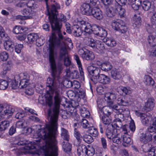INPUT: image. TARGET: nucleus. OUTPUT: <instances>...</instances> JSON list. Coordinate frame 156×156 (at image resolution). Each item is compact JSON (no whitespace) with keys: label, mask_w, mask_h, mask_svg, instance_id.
<instances>
[{"label":"nucleus","mask_w":156,"mask_h":156,"mask_svg":"<svg viewBox=\"0 0 156 156\" xmlns=\"http://www.w3.org/2000/svg\"><path fill=\"white\" fill-rule=\"evenodd\" d=\"M54 115L51 117V124L47 125L44 128L41 129V125H38L23 129L24 133L27 135L32 133L33 138L36 140L29 143L23 139H19L18 142L12 145L15 148L12 151H16L17 156L27 153L39 155L43 151L44 156H57V142L55 139L57 132L55 122L57 115Z\"/></svg>","instance_id":"f257e3e1"},{"label":"nucleus","mask_w":156,"mask_h":156,"mask_svg":"<svg viewBox=\"0 0 156 156\" xmlns=\"http://www.w3.org/2000/svg\"><path fill=\"white\" fill-rule=\"evenodd\" d=\"M48 14V16L52 29V34L50 37L49 44V58L51 72L53 76L60 74L63 69L62 65H56L55 58L57 56L56 48L63 47L64 46L67 48L71 49L73 48V43L70 38L67 37L64 39L61 32L62 24L59 22L57 18L58 12L57 10L60 9V5L57 3L52 5L49 9L48 5H46Z\"/></svg>","instance_id":"f03ea898"},{"label":"nucleus","mask_w":156,"mask_h":156,"mask_svg":"<svg viewBox=\"0 0 156 156\" xmlns=\"http://www.w3.org/2000/svg\"><path fill=\"white\" fill-rule=\"evenodd\" d=\"M54 77L51 79L48 77L47 80V86L49 88V94L46 98V103L50 107L53 104L52 96L50 95L51 94L54 93V107L53 111V114L51 115V110L50 109L48 111V115L51 116L50 124H51V117L54 116L55 115H57V119L56 122H55L56 124L55 128L57 129L58 117L59 112V108L62 99V97L61 96L60 94L61 88L59 87L60 83L58 80H56Z\"/></svg>","instance_id":"7ed1b4c3"},{"label":"nucleus","mask_w":156,"mask_h":156,"mask_svg":"<svg viewBox=\"0 0 156 156\" xmlns=\"http://www.w3.org/2000/svg\"><path fill=\"white\" fill-rule=\"evenodd\" d=\"M87 70L89 74L92 76L91 80L94 83L98 82L103 84H108L110 82V79L107 76L103 74H99L100 69L94 66H89Z\"/></svg>","instance_id":"20e7f679"},{"label":"nucleus","mask_w":156,"mask_h":156,"mask_svg":"<svg viewBox=\"0 0 156 156\" xmlns=\"http://www.w3.org/2000/svg\"><path fill=\"white\" fill-rule=\"evenodd\" d=\"M135 114L139 116L141 122L143 125H147L150 124L147 129L149 132L153 133L156 131V118H152L151 115H147L144 114L140 113L136 111Z\"/></svg>","instance_id":"39448f33"},{"label":"nucleus","mask_w":156,"mask_h":156,"mask_svg":"<svg viewBox=\"0 0 156 156\" xmlns=\"http://www.w3.org/2000/svg\"><path fill=\"white\" fill-rule=\"evenodd\" d=\"M78 23L84 28V31L89 34L93 32L95 34L98 35L101 28L96 24L91 26L90 23L83 20L79 21Z\"/></svg>","instance_id":"423d86ee"},{"label":"nucleus","mask_w":156,"mask_h":156,"mask_svg":"<svg viewBox=\"0 0 156 156\" xmlns=\"http://www.w3.org/2000/svg\"><path fill=\"white\" fill-rule=\"evenodd\" d=\"M104 99L108 104L110 105L112 108L113 111L115 112H122V109H121L117 105H113V101L116 98V94L113 93L108 92L105 94Z\"/></svg>","instance_id":"0eeeda50"},{"label":"nucleus","mask_w":156,"mask_h":156,"mask_svg":"<svg viewBox=\"0 0 156 156\" xmlns=\"http://www.w3.org/2000/svg\"><path fill=\"white\" fill-rule=\"evenodd\" d=\"M106 133L108 138L110 139H112L114 143L119 144L122 141L121 138L122 134L118 133L116 129L111 130L108 128L106 130Z\"/></svg>","instance_id":"6e6552de"},{"label":"nucleus","mask_w":156,"mask_h":156,"mask_svg":"<svg viewBox=\"0 0 156 156\" xmlns=\"http://www.w3.org/2000/svg\"><path fill=\"white\" fill-rule=\"evenodd\" d=\"M29 75L27 73H21L15 77V79H19L20 81L19 88H21L26 87L29 84Z\"/></svg>","instance_id":"1a4fd4ad"},{"label":"nucleus","mask_w":156,"mask_h":156,"mask_svg":"<svg viewBox=\"0 0 156 156\" xmlns=\"http://www.w3.org/2000/svg\"><path fill=\"white\" fill-rule=\"evenodd\" d=\"M103 4L106 6L109 5L106 9V14L107 16L112 17L115 13V10L113 9L115 5L112 4L113 0H101Z\"/></svg>","instance_id":"9d476101"},{"label":"nucleus","mask_w":156,"mask_h":156,"mask_svg":"<svg viewBox=\"0 0 156 156\" xmlns=\"http://www.w3.org/2000/svg\"><path fill=\"white\" fill-rule=\"evenodd\" d=\"M112 26L113 29L121 33H125L127 30L125 23L122 20L113 21L112 23Z\"/></svg>","instance_id":"9b49d317"},{"label":"nucleus","mask_w":156,"mask_h":156,"mask_svg":"<svg viewBox=\"0 0 156 156\" xmlns=\"http://www.w3.org/2000/svg\"><path fill=\"white\" fill-rule=\"evenodd\" d=\"M91 4L94 5L96 4V3L94 2V0H93L90 4L84 3L82 5L80 10L83 14L87 15H91L94 8L91 6Z\"/></svg>","instance_id":"f8f14e48"},{"label":"nucleus","mask_w":156,"mask_h":156,"mask_svg":"<svg viewBox=\"0 0 156 156\" xmlns=\"http://www.w3.org/2000/svg\"><path fill=\"white\" fill-rule=\"evenodd\" d=\"M66 46L63 47H61L60 50L59 59L61 60L64 59V65L66 66H69L71 64V61L69 58L67 50H66Z\"/></svg>","instance_id":"ddd939ff"},{"label":"nucleus","mask_w":156,"mask_h":156,"mask_svg":"<svg viewBox=\"0 0 156 156\" xmlns=\"http://www.w3.org/2000/svg\"><path fill=\"white\" fill-rule=\"evenodd\" d=\"M75 144L77 146V153L79 156H85L87 154V155H92L93 154V151H90V150H87L85 145L83 144L77 145L76 142ZM92 149L93 151V149L92 148Z\"/></svg>","instance_id":"4468645a"},{"label":"nucleus","mask_w":156,"mask_h":156,"mask_svg":"<svg viewBox=\"0 0 156 156\" xmlns=\"http://www.w3.org/2000/svg\"><path fill=\"white\" fill-rule=\"evenodd\" d=\"M80 20H82L80 19H76L75 20L73 23L72 32L74 35L76 37H78L80 36L82 33V30H84V28L82 27L78 23L79 21Z\"/></svg>","instance_id":"2eb2a0df"},{"label":"nucleus","mask_w":156,"mask_h":156,"mask_svg":"<svg viewBox=\"0 0 156 156\" xmlns=\"http://www.w3.org/2000/svg\"><path fill=\"white\" fill-rule=\"evenodd\" d=\"M14 111V109L12 106L0 104V113L4 116L5 115L11 116Z\"/></svg>","instance_id":"dca6fc26"},{"label":"nucleus","mask_w":156,"mask_h":156,"mask_svg":"<svg viewBox=\"0 0 156 156\" xmlns=\"http://www.w3.org/2000/svg\"><path fill=\"white\" fill-rule=\"evenodd\" d=\"M31 7V6H30L29 8L24 9L22 11V14L23 15V19H31L35 15V13L30 8ZM18 17L21 19H23V17L21 16H19Z\"/></svg>","instance_id":"f3484780"},{"label":"nucleus","mask_w":156,"mask_h":156,"mask_svg":"<svg viewBox=\"0 0 156 156\" xmlns=\"http://www.w3.org/2000/svg\"><path fill=\"white\" fill-rule=\"evenodd\" d=\"M127 126L125 125L122 127L123 133L124 134L122 140L123 143L122 144L125 146L126 145L125 144V143L129 144L130 143L131 140L130 138L128 136L129 132H127Z\"/></svg>","instance_id":"a211bd4d"},{"label":"nucleus","mask_w":156,"mask_h":156,"mask_svg":"<svg viewBox=\"0 0 156 156\" xmlns=\"http://www.w3.org/2000/svg\"><path fill=\"white\" fill-rule=\"evenodd\" d=\"M91 15L98 20H101L104 18V14L102 11L98 8H94Z\"/></svg>","instance_id":"6ab92c4d"},{"label":"nucleus","mask_w":156,"mask_h":156,"mask_svg":"<svg viewBox=\"0 0 156 156\" xmlns=\"http://www.w3.org/2000/svg\"><path fill=\"white\" fill-rule=\"evenodd\" d=\"M6 39L5 40L4 43L5 49L7 51L12 52L13 51V43L11 41L9 37H6Z\"/></svg>","instance_id":"aec40b11"},{"label":"nucleus","mask_w":156,"mask_h":156,"mask_svg":"<svg viewBox=\"0 0 156 156\" xmlns=\"http://www.w3.org/2000/svg\"><path fill=\"white\" fill-rule=\"evenodd\" d=\"M152 140V135L149 133H143L140 136V141L144 144H147Z\"/></svg>","instance_id":"412c9836"},{"label":"nucleus","mask_w":156,"mask_h":156,"mask_svg":"<svg viewBox=\"0 0 156 156\" xmlns=\"http://www.w3.org/2000/svg\"><path fill=\"white\" fill-rule=\"evenodd\" d=\"M74 59L76 60L78 65L79 70L80 71V75L82 77V79L84 80V73L83 70L82 65L80 59L78 56L76 54H75L74 55Z\"/></svg>","instance_id":"4be33fe9"},{"label":"nucleus","mask_w":156,"mask_h":156,"mask_svg":"<svg viewBox=\"0 0 156 156\" xmlns=\"http://www.w3.org/2000/svg\"><path fill=\"white\" fill-rule=\"evenodd\" d=\"M113 9L115 10V14L116 13L118 14L121 17H124L125 15V9L118 4H117V5H115Z\"/></svg>","instance_id":"5701e85b"},{"label":"nucleus","mask_w":156,"mask_h":156,"mask_svg":"<svg viewBox=\"0 0 156 156\" xmlns=\"http://www.w3.org/2000/svg\"><path fill=\"white\" fill-rule=\"evenodd\" d=\"M111 73L112 77L115 80H119L123 76L122 73L116 69H113L111 71Z\"/></svg>","instance_id":"b1692460"},{"label":"nucleus","mask_w":156,"mask_h":156,"mask_svg":"<svg viewBox=\"0 0 156 156\" xmlns=\"http://www.w3.org/2000/svg\"><path fill=\"white\" fill-rule=\"evenodd\" d=\"M141 0H131V5L134 10H138L141 5Z\"/></svg>","instance_id":"393cba45"},{"label":"nucleus","mask_w":156,"mask_h":156,"mask_svg":"<svg viewBox=\"0 0 156 156\" xmlns=\"http://www.w3.org/2000/svg\"><path fill=\"white\" fill-rule=\"evenodd\" d=\"M133 26L138 27L141 24V18L139 15L135 14L133 18Z\"/></svg>","instance_id":"a878e982"},{"label":"nucleus","mask_w":156,"mask_h":156,"mask_svg":"<svg viewBox=\"0 0 156 156\" xmlns=\"http://www.w3.org/2000/svg\"><path fill=\"white\" fill-rule=\"evenodd\" d=\"M154 100L152 98H149L145 104L144 107L146 110L149 111L152 109L154 107Z\"/></svg>","instance_id":"bb28decb"},{"label":"nucleus","mask_w":156,"mask_h":156,"mask_svg":"<svg viewBox=\"0 0 156 156\" xmlns=\"http://www.w3.org/2000/svg\"><path fill=\"white\" fill-rule=\"evenodd\" d=\"M152 3L149 0H145L141 3L142 9L145 11H148L151 8Z\"/></svg>","instance_id":"cd10ccee"},{"label":"nucleus","mask_w":156,"mask_h":156,"mask_svg":"<svg viewBox=\"0 0 156 156\" xmlns=\"http://www.w3.org/2000/svg\"><path fill=\"white\" fill-rule=\"evenodd\" d=\"M144 81L145 84L147 85L153 86L154 83V81L153 79L148 75H146L144 76Z\"/></svg>","instance_id":"c85d7f7f"},{"label":"nucleus","mask_w":156,"mask_h":156,"mask_svg":"<svg viewBox=\"0 0 156 156\" xmlns=\"http://www.w3.org/2000/svg\"><path fill=\"white\" fill-rule=\"evenodd\" d=\"M38 37L37 34L36 33H32L28 34L27 38L28 43L32 44Z\"/></svg>","instance_id":"c756f323"},{"label":"nucleus","mask_w":156,"mask_h":156,"mask_svg":"<svg viewBox=\"0 0 156 156\" xmlns=\"http://www.w3.org/2000/svg\"><path fill=\"white\" fill-rule=\"evenodd\" d=\"M129 98L126 97L125 100H123L121 98H119L117 99V103L119 105L123 106H127L129 104Z\"/></svg>","instance_id":"7c9ffc66"},{"label":"nucleus","mask_w":156,"mask_h":156,"mask_svg":"<svg viewBox=\"0 0 156 156\" xmlns=\"http://www.w3.org/2000/svg\"><path fill=\"white\" fill-rule=\"evenodd\" d=\"M86 44L93 48L95 47L96 41L91 37H85L84 39Z\"/></svg>","instance_id":"2f4dec72"},{"label":"nucleus","mask_w":156,"mask_h":156,"mask_svg":"<svg viewBox=\"0 0 156 156\" xmlns=\"http://www.w3.org/2000/svg\"><path fill=\"white\" fill-rule=\"evenodd\" d=\"M122 109V110L121 111H122V112H123V113L116 114L115 115V119H119L121 121H122L124 119V115L125 112L126 113V114L127 115L129 114V112L127 109L126 110L124 109ZM117 112H118L117 113ZM118 112L119 113V112ZM120 113H121V112H120Z\"/></svg>","instance_id":"473e14b6"},{"label":"nucleus","mask_w":156,"mask_h":156,"mask_svg":"<svg viewBox=\"0 0 156 156\" xmlns=\"http://www.w3.org/2000/svg\"><path fill=\"white\" fill-rule=\"evenodd\" d=\"M85 55L83 59L87 60H92L95 57V56L93 53L88 50H86Z\"/></svg>","instance_id":"72a5a7b5"},{"label":"nucleus","mask_w":156,"mask_h":156,"mask_svg":"<svg viewBox=\"0 0 156 156\" xmlns=\"http://www.w3.org/2000/svg\"><path fill=\"white\" fill-rule=\"evenodd\" d=\"M104 41L108 46L111 47H114L116 44V41L114 39L111 38H107L104 40Z\"/></svg>","instance_id":"f704fd0d"},{"label":"nucleus","mask_w":156,"mask_h":156,"mask_svg":"<svg viewBox=\"0 0 156 156\" xmlns=\"http://www.w3.org/2000/svg\"><path fill=\"white\" fill-rule=\"evenodd\" d=\"M112 68V65L108 62H106L103 63L101 67V69L102 70L105 72L109 71Z\"/></svg>","instance_id":"c9c22d12"},{"label":"nucleus","mask_w":156,"mask_h":156,"mask_svg":"<svg viewBox=\"0 0 156 156\" xmlns=\"http://www.w3.org/2000/svg\"><path fill=\"white\" fill-rule=\"evenodd\" d=\"M9 126V122L8 121L4 120L0 123V131H4Z\"/></svg>","instance_id":"e433bc0d"},{"label":"nucleus","mask_w":156,"mask_h":156,"mask_svg":"<svg viewBox=\"0 0 156 156\" xmlns=\"http://www.w3.org/2000/svg\"><path fill=\"white\" fill-rule=\"evenodd\" d=\"M27 122L25 119H22L21 120L17 121L16 124V128H24L27 126Z\"/></svg>","instance_id":"4c0bfd02"},{"label":"nucleus","mask_w":156,"mask_h":156,"mask_svg":"<svg viewBox=\"0 0 156 156\" xmlns=\"http://www.w3.org/2000/svg\"><path fill=\"white\" fill-rule=\"evenodd\" d=\"M89 133L94 137L97 136L98 134V133L97 128L93 126L90 127L88 129Z\"/></svg>","instance_id":"58836bf2"},{"label":"nucleus","mask_w":156,"mask_h":156,"mask_svg":"<svg viewBox=\"0 0 156 156\" xmlns=\"http://www.w3.org/2000/svg\"><path fill=\"white\" fill-rule=\"evenodd\" d=\"M63 149L64 151L68 152L71 151V145L67 142H63L62 144Z\"/></svg>","instance_id":"ea45409f"},{"label":"nucleus","mask_w":156,"mask_h":156,"mask_svg":"<svg viewBox=\"0 0 156 156\" xmlns=\"http://www.w3.org/2000/svg\"><path fill=\"white\" fill-rule=\"evenodd\" d=\"M81 116L83 117H89L90 114L89 111L84 107H82L80 109Z\"/></svg>","instance_id":"a19ab883"},{"label":"nucleus","mask_w":156,"mask_h":156,"mask_svg":"<svg viewBox=\"0 0 156 156\" xmlns=\"http://www.w3.org/2000/svg\"><path fill=\"white\" fill-rule=\"evenodd\" d=\"M83 138L84 141L89 144L92 143L94 140L93 138L90 135L87 134H84L83 136Z\"/></svg>","instance_id":"79ce46f5"},{"label":"nucleus","mask_w":156,"mask_h":156,"mask_svg":"<svg viewBox=\"0 0 156 156\" xmlns=\"http://www.w3.org/2000/svg\"><path fill=\"white\" fill-rule=\"evenodd\" d=\"M61 135L63 139L68 141L69 139V135L67 131L64 128H62Z\"/></svg>","instance_id":"37998d69"},{"label":"nucleus","mask_w":156,"mask_h":156,"mask_svg":"<svg viewBox=\"0 0 156 156\" xmlns=\"http://www.w3.org/2000/svg\"><path fill=\"white\" fill-rule=\"evenodd\" d=\"M8 86V82L5 80H0V89L4 90L6 89Z\"/></svg>","instance_id":"c03bdc74"},{"label":"nucleus","mask_w":156,"mask_h":156,"mask_svg":"<svg viewBox=\"0 0 156 156\" xmlns=\"http://www.w3.org/2000/svg\"><path fill=\"white\" fill-rule=\"evenodd\" d=\"M94 48H96L99 51L102 50L104 49L103 43L101 41L99 40L96 41V43Z\"/></svg>","instance_id":"a18cd8bd"},{"label":"nucleus","mask_w":156,"mask_h":156,"mask_svg":"<svg viewBox=\"0 0 156 156\" xmlns=\"http://www.w3.org/2000/svg\"><path fill=\"white\" fill-rule=\"evenodd\" d=\"M118 90L119 91L121 90L126 94H130L131 93V90L129 88H127L122 86H120L119 87Z\"/></svg>","instance_id":"49530a36"},{"label":"nucleus","mask_w":156,"mask_h":156,"mask_svg":"<svg viewBox=\"0 0 156 156\" xmlns=\"http://www.w3.org/2000/svg\"><path fill=\"white\" fill-rule=\"evenodd\" d=\"M36 41V45L39 47L43 44L45 42V39L43 36H41L37 39Z\"/></svg>","instance_id":"de8ad7c7"},{"label":"nucleus","mask_w":156,"mask_h":156,"mask_svg":"<svg viewBox=\"0 0 156 156\" xmlns=\"http://www.w3.org/2000/svg\"><path fill=\"white\" fill-rule=\"evenodd\" d=\"M108 105H109V107L108 106H105L103 107L102 109V111L103 113L106 115H109L110 114L111 112L109 110L110 109V108H111L112 109L111 107L110 106V105L109 104Z\"/></svg>","instance_id":"09e8293b"},{"label":"nucleus","mask_w":156,"mask_h":156,"mask_svg":"<svg viewBox=\"0 0 156 156\" xmlns=\"http://www.w3.org/2000/svg\"><path fill=\"white\" fill-rule=\"evenodd\" d=\"M9 55L5 51L0 53V60L3 61H6L8 58Z\"/></svg>","instance_id":"8fccbe9b"},{"label":"nucleus","mask_w":156,"mask_h":156,"mask_svg":"<svg viewBox=\"0 0 156 156\" xmlns=\"http://www.w3.org/2000/svg\"><path fill=\"white\" fill-rule=\"evenodd\" d=\"M69 82L70 83L71 86L73 88L78 89L80 87V83L77 81L73 80V81Z\"/></svg>","instance_id":"3c124183"},{"label":"nucleus","mask_w":156,"mask_h":156,"mask_svg":"<svg viewBox=\"0 0 156 156\" xmlns=\"http://www.w3.org/2000/svg\"><path fill=\"white\" fill-rule=\"evenodd\" d=\"M107 33L106 31L103 28H101L98 35L101 37H105L107 36Z\"/></svg>","instance_id":"603ef678"},{"label":"nucleus","mask_w":156,"mask_h":156,"mask_svg":"<svg viewBox=\"0 0 156 156\" xmlns=\"http://www.w3.org/2000/svg\"><path fill=\"white\" fill-rule=\"evenodd\" d=\"M102 121L103 123L105 125H109L111 122L112 120L108 117L103 116Z\"/></svg>","instance_id":"864d4df0"},{"label":"nucleus","mask_w":156,"mask_h":156,"mask_svg":"<svg viewBox=\"0 0 156 156\" xmlns=\"http://www.w3.org/2000/svg\"><path fill=\"white\" fill-rule=\"evenodd\" d=\"M24 115V113L22 110L19 109L18 112L15 115V118L17 119H20L23 117Z\"/></svg>","instance_id":"5fc2aeb1"},{"label":"nucleus","mask_w":156,"mask_h":156,"mask_svg":"<svg viewBox=\"0 0 156 156\" xmlns=\"http://www.w3.org/2000/svg\"><path fill=\"white\" fill-rule=\"evenodd\" d=\"M23 30V28L20 26H16L13 29V32L15 34H18L21 32V30Z\"/></svg>","instance_id":"6e6d98bb"},{"label":"nucleus","mask_w":156,"mask_h":156,"mask_svg":"<svg viewBox=\"0 0 156 156\" xmlns=\"http://www.w3.org/2000/svg\"><path fill=\"white\" fill-rule=\"evenodd\" d=\"M148 156H156V147H153L149 151Z\"/></svg>","instance_id":"4d7b16f0"},{"label":"nucleus","mask_w":156,"mask_h":156,"mask_svg":"<svg viewBox=\"0 0 156 156\" xmlns=\"http://www.w3.org/2000/svg\"><path fill=\"white\" fill-rule=\"evenodd\" d=\"M23 47V45L22 44H16L15 48V50L16 52L17 53H20L21 51V50L22 49Z\"/></svg>","instance_id":"13d9d810"},{"label":"nucleus","mask_w":156,"mask_h":156,"mask_svg":"<svg viewBox=\"0 0 156 156\" xmlns=\"http://www.w3.org/2000/svg\"><path fill=\"white\" fill-rule=\"evenodd\" d=\"M89 125L88 121L86 119H83L81 122V125L84 128H87Z\"/></svg>","instance_id":"bf43d9fd"},{"label":"nucleus","mask_w":156,"mask_h":156,"mask_svg":"<svg viewBox=\"0 0 156 156\" xmlns=\"http://www.w3.org/2000/svg\"><path fill=\"white\" fill-rule=\"evenodd\" d=\"M10 85L12 88L14 89H16L18 87V83L16 80H12L10 82Z\"/></svg>","instance_id":"052dcab7"},{"label":"nucleus","mask_w":156,"mask_h":156,"mask_svg":"<svg viewBox=\"0 0 156 156\" xmlns=\"http://www.w3.org/2000/svg\"><path fill=\"white\" fill-rule=\"evenodd\" d=\"M79 75L77 70H74L71 72V75L70 77L73 79H76L79 77Z\"/></svg>","instance_id":"680f3d73"},{"label":"nucleus","mask_w":156,"mask_h":156,"mask_svg":"<svg viewBox=\"0 0 156 156\" xmlns=\"http://www.w3.org/2000/svg\"><path fill=\"white\" fill-rule=\"evenodd\" d=\"M34 92V90L32 88L28 87L26 89L25 93L28 95H31L33 94Z\"/></svg>","instance_id":"e2e57ef3"},{"label":"nucleus","mask_w":156,"mask_h":156,"mask_svg":"<svg viewBox=\"0 0 156 156\" xmlns=\"http://www.w3.org/2000/svg\"><path fill=\"white\" fill-rule=\"evenodd\" d=\"M114 122H115V123H114V124L117 127L119 128L122 127V121L119 119H114Z\"/></svg>","instance_id":"0e129e2a"},{"label":"nucleus","mask_w":156,"mask_h":156,"mask_svg":"<svg viewBox=\"0 0 156 156\" xmlns=\"http://www.w3.org/2000/svg\"><path fill=\"white\" fill-rule=\"evenodd\" d=\"M151 21L153 24L156 23V12L153 13L151 17Z\"/></svg>","instance_id":"69168bd1"},{"label":"nucleus","mask_w":156,"mask_h":156,"mask_svg":"<svg viewBox=\"0 0 156 156\" xmlns=\"http://www.w3.org/2000/svg\"><path fill=\"white\" fill-rule=\"evenodd\" d=\"M25 110L27 112H29L31 114H34L36 115H37V113L33 109L29 107H26L24 108Z\"/></svg>","instance_id":"338daca9"},{"label":"nucleus","mask_w":156,"mask_h":156,"mask_svg":"<svg viewBox=\"0 0 156 156\" xmlns=\"http://www.w3.org/2000/svg\"><path fill=\"white\" fill-rule=\"evenodd\" d=\"M74 135L76 137L77 140L79 142H80V138L81 137L80 133L77 131L75 130L74 133Z\"/></svg>","instance_id":"774afa93"}]
</instances>
